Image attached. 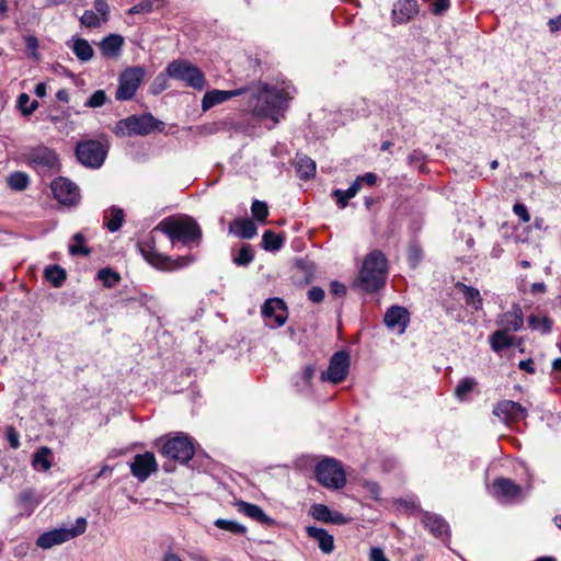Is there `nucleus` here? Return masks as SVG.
<instances>
[{"label":"nucleus","mask_w":561,"mask_h":561,"mask_svg":"<svg viewBox=\"0 0 561 561\" xmlns=\"http://www.w3.org/2000/svg\"><path fill=\"white\" fill-rule=\"evenodd\" d=\"M38 105L39 104L36 100L30 102V95L27 93H21L18 96L16 106L24 116L33 114L37 110Z\"/></svg>","instance_id":"38"},{"label":"nucleus","mask_w":561,"mask_h":561,"mask_svg":"<svg viewBox=\"0 0 561 561\" xmlns=\"http://www.w3.org/2000/svg\"><path fill=\"white\" fill-rule=\"evenodd\" d=\"M330 293L337 297H343L346 294V287L340 282H332L330 285Z\"/></svg>","instance_id":"58"},{"label":"nucleus","mask_w":561,"mask_h":561,"mask_svg":"<svg viewBox=\"0 0 561 561\" xmlns=\"http://www.w3.org/2000/svg\"><path fill=\"white\" fill-rule=\"evenodd\" d=\"M455 288L462 293L465 302L469 308L474 311L482 310L483 299L477 288L468 286L461 282L456 283Z\"/></svg>","instance_id":"25"},{"label":"nucleus","mask_w":561,"mask_h":561,"mask_svg":"<svg viewBox=\"0 0 561 561\" xmlns=\"http://www.w3.org/2000/svg\"><path fill=\"white\" fill-rule=\"evenodd\" d=\"M253 115L261 118H271L273 126L279 122V112L284 111L289 100L285 90L261 85L256 92L245 94Z\"/></svg>","instance_id":"1"},{"label":"nucleus","mask_w":561,"mask_h":561,"mask_svg":"<svg viewBox=\"0 0 561 561\" xmlns=\"http://www.w3.org/2000/svg\"><path fill=\"white\" fill-rule=\"evenodd\" d=\"M251 213L257 221H265L268 216L266 203L255 199L251 205Z\"/></svg>","instance_id":"45"},{"label":"nucleus","mask_w":561,"mask_h":561,"mask_svg":"<svg viewBox=\"0 0 561 561\" xmlns=\"http://www.w3.org/2000/svg\"><path fill=\"white\" fill-rule=\"evenodd\" d=\"M165 124L150 113L130 115L118 121L113 129L118 137L147 136L153 131H163Z\"/></svg>","instance_id":"4"},{"label":"nucleus","mask_w":561,"mask_h":561,"mask_svg":"<svg viewBox=\"0 0 561 561\" xmlns=\"http://www.w3.org/2000/svg\"><path fill=\"white\" fill-rule=\"evenodd\" d=\"M359 179V183L362 184V182H365L367 183L368 185H374L377 181V176L375 173H366L365 175L358 178Z\"/></svg>","instance_id":"62"},{"label":"nucleus","mask_w":561,"mask_h":561,"mask_svg":"<svg viewBox=\"0 0 561 561\" xmlns=\"http://www.w3.org/2000/svg\"><path fill=\"white\" fill-rule=\"evenodd\" d=\"M248 93H249L248 88L236 89V90H231V91H222V90H214L213 89V106L216 104H221L233 96L241 95V94H248Z\"/></svg>","instance_id":"36"},{"label":"nucleus","mask_w":561,"mask_h":561,"mask_svg":"<svg viewBox=\"0 0 561 561\" xmlns=\"http://www.w3.org/2000/svg\"><path fill=\"white\" fill-rule=\"evenodd\" d=\"M88 522L84 517H78L72 527H61L45 531L36 539V545L42 549H50L54 546L62 545L85 533Z\"/></svg>","instance_id":"6"},{"label":"nucleus","mask_w":561,"mask_h":561,"mask_svg":"<svg viewBox=\"0 0 561 561\" xmlns=\"http://www.w3.org/2000/svg\"><path fill=\"white\" fill-rule=\"evenodd\" d=\"M34 92L38 98H44L46 95V84L44 82L37 83Z\"/></svg>","instance_id":"63"},{"label":"nucleus","mask_w":561,"mask_h":561,"mask_svg":"<svg viewBox=\"0 0 561 561\" xmlns=\"http://www.w3.org/2000/svg\"><path fill=\"white\" fill-rule=\"evenodd\" d=\"M253 251L251 245L243 244L238 254L233 257V262L239 266H247L253 261Z\"/></svg>","instance_id":"43"},{"label":"nucleus","mask_w":561,"mask_h":561,"mask_svg":"<svg viewBox=\"0 0 561 561\" xmlns=\"http://www.w3.org/2000/svg\"><path fill=\"white\" fill-rule=\"evenodd\" d=\"M123 44L122 35L110 34L99 43V47L104 57L115 58L119 55Z\"/></svg>","instance_id":"24"},{"label":"nucleus","mask_w":561,"mask_h":561,"mask_svg":"<svg viewBox=\"0 0 561 561\" xmlns=\"http://www.w3.org/2000/svg\"><path fill=\"white\" fill-rule=\"evenodd\" d=\"M310 515L317 520L328 523V519L331 517V511L324 504H313L310 507Z\"/></svg>","instance_id":"46"},{"label":"nucleus","mask_w":561,"mask_h":561,"mask_svg":"<svg viewBox=\"0 0 561 561\" xmlns=\"http://www.w3.org/2000/svg\"><path fill=\"white\" fill-rule=\"evenodd\" d=\"M28 165L38 173L46 174L59 170V159L57 153L43 145L30 148L25 154Z\"/></svg>","instance_id":"8"},{"label":"nucleus","mask_w":561,"mask_h":561,"mask_svg":"<svg viewBox=\"0 0 561 561\" xmlns=\"http://www.w3.org/2000/svg\"><path fill=\"white\" fill-rule=\"evenodd\" d=\"M94 10L100 14L101 19L106 23L110 18V5L105 0H95L93 3Z\"/></svg>","instance_id":"49"},{"label":"nucleus","mask_w":561,"mask_h":561,"mask_svg":"<svg viewBox=\"0 0 561 561\" xmlns=\"http://www.w3.org/2000/svg\"><path fill=\"white\" fill-rule=\"evenodd\" d=\"M490 344L494 352H500L513 344V337L505 330H497L490 336Z\"/></svg>","instance_id":"33"},{"label":"nucleus","mask_w":561,"mask_h":561,"mask_svg":"<svg viewBox=\"0 0 561 561\" xmlns=\"http://www.w3.org/2000/svg\"><path fill=\"white\" fill-rule=\"evenodd\" d=\"M215 525L220 529L230 531L236 535H244L247 533L245 526L234 520L219 518L215 520Z\"/></svg>","instance_id":"39"},{"label":"nucleus","mask_w":561,"mask_h":561,"mask_svg":"<svg viewBox=\"0 0 561 561\" xmlns=\"http://www.w3.org/2000/svg\"><path fill=\"white\" fill-rule=\"evenodd\" d=\"M369 560L370 561H389V559L386 557L383 550L379 547H374L370 549Z\"/></svg>","instance_id":"55"},{"label":"nucleus","mask_w":561,"mask_h":561,"mask_svg":"<svg viewBox=\"0 0 561 561\" xmlns=\"http://www.w3.org/2000/svg\"><path fill=\"white\" fill-rule=\"evenodd\" d=\"M449 8V0H435L433 2L432 11L434 14L439 15Z\"/></svg>","instance_id":"56"},{"label":"nucleus","mask_w":561,"mask_h":561,"mask_svg":"<svg viewBox=\"0 0 561 561\" xmlns=\"http://www.w3.org/2000/svg\"><path fill=\"white\" fill-rule=\"evenodd\" d=\"M165 89H167V77L163 73H160L156 78V80L151 87V91H152V93L157 94Z\"/></svg>","instance_id":"54"},{"label":"nucleus","mask_w":561,"mask_h":561,"mask_svg":"<svg viewBox=\"0 0 561 561\" xmlns=\"http://www.w3.org/2000/svg\"><path fill=\"white\" fill-rule=\"evenodd\" d=\"M106 154V148L98 140H82L76 146L77 159L88 168H100L104 163Z\"/></svg>","instance_id":"10"},{"label":"nucleus","mask_w":561,"mask_h":561,"mask_svg":"<svg viewBox=\"0 0 561 561\" xmlns=\"http://www.w3.org/2000/svg\"><path fill=\"white\" fill-rule=\"evenodd\" d=\"M419 12L415 0H402L394 4L393 18L398 23H405L413 19Z\"/></svg>","instance_id":"23"},{"label":"nucleus","mask_w":561,"mask_h":561,"mask_svg":"<svg viewBox=\"0 0 561 561\" xmlns=\"http://www.w3.org/2000/svg\"><path fill=\"white\" fill-rule=\"evenodd\" d=\"M70 48L81 62H87L94 56L93 47L84 38L72 39V45H70Z\"/></svg>","instance_id":"29"},{"label":"nucleus","mask_w":561,"mask_h":561,"mask_svg":"<svg viewBox=\"0 0 561 561\" xmlns=\"http://www.w3.org/2000/svg\"><path fill=\"white\" fill-rule=\"evenodd\" d=\"M98 277L107 288L114 287L121 279L118 274H116L108 267L100 270L98 273Z\"/></svg>","instance_id":"44"},{"label":"nucleus","mask_w":561,"mask_h":561,"mask_svg":"<svg viewBox=\"0 0 561 561\" xmlns=\"http://www.w3.org/2000/svg\"><path fill=\"white\" fill-rule=\"evenodd\" d=\"M350 357L345 352H336L330 359L327 373L322 375L323 380L332 383L343 381L348 373Z\"/></svg>","instance_id":"15"},{"label":"nucleus","mask_w":561,"mask_h":561,"mask_svg":"<svg viewBox=\"0 0 561 561\" xmlns=\"http://www.w3.org/2000/svg\"><path fill=\"white\" fill-rule=\"evenodd\" d=\"M422 250L417 244H411L409 247L408 259L412 266H416L422 260Z\"/></svg>","instance_id":"51"},{"label":"nucleus","mask_w":561,"mask_h":561,"mask_svg":"<svg viewBox=\"0 0 561 561\" xmlns=\"http://www.w3.org/2000/svg\"><path fill=\"white\" fill-rule=\"evenodd\" d=\"M497 323L503 330L507 332L519 331L524 324L522 308L518 305H514L510 311L500 316Z\"/></svg>","instance_id":"20"},{"label":"nucleus","mask_w":561,"mask_h":561,"mask_svg":"<svg viewBox=\"0 0 561 561\" xmlns=\"http://www.w3.org/2000/svg\"><path fill=\"white\" fill-rule=\"evenodd\" d=\"M25 46L27 48V50L31 51V55L33 57H36L37 56V48H38V41L35 36L33 35H28L26 38H25Z\"/></svg>","instance_id":"57"},{"label":"nucleus","mask_w":561,"mask_h":561,"mask_svg":"<svg viewBox=\"0 0 561 561\" xmlns=\"http://www.w3.org/2000/svg\"><path fill=\"white\" fill-rule=\"evenodd\" d=\"M308 299L312 302H321L324 299V290L319 286L311 287L308 293Z\"/></svg>","instance_id":"53"},{"label":"nucleus","mask_w":561,"mask_h":561,"mask_svg":"<svg viewBox=\"0 0 561 561\" xmlns=\"http://www.w3.org/2000/svg\"><path fill=\"white\" fill-rule=\"evenodd\" d=\"M163 1L164 0H141L128 10V14L149 13L158 7L157 3H162Z\"/></svg>","instance_id":"41"},{"label":"nucleus","mask_w":561,"mask_h":561,"mask_svg":"<svg viewBox=\"0 0 561 561\" xmlns=\"http://www.w3.org/2000/svg\"><path fill=\"white\" fill-rule=\"evenodd\" d=\"M124 220L122 208L112 206L104 211V226L111 231L116 232L121 229Z\"/></svg>","instance_id":"28"},{"label":"nucleus","mask_w":561,"mask_h":561,"mask_svg":"<svg viewBox=\"0 0 561 561\" xmlns=\"http://www.w3.org/2000/svg\"><path fill=\"white\" fill-rule=\"evenodd\" d=\"M167 76L186 83L194 89H202L205 78L202 71L186 60H174L165 69Z\"/></svg>","instance_id":"9"},{"label":"nucleus","mask_w":561,"mask_h":561,"mask_svg":"<svg viewBox=\"0 0 561 561\" xmlns=\"http://www.w3.org/2000/svg\"><path fill=\"white\" fill-rule=\"evenodd\" d=\"M518 367L522 370L533 374L535 371L534 362L531 359L520 360Z\"/></svg>","instance_id":"61"},{"label":"nucleus","mask_w":561,"mask_h":561,"mask_svg":"<svg viewBox=\"0 0 561 561\" xmlns=\"http://www.w3.org/2000/svg\"><path fill=\"white\" fill-rule=\"evenodd\" d=\"M238 511L248 516L249 518L262 524L272 526L275 525V520L267 516L264 511L256 504L240 501L238 504Z\"/></svg>","instance_id":"21"},{"label":"nucleus","mask_w":561,"mask_h":561,"mask_svg":"<svg viewBox=\"0 0 561 561\" xmlns=\"http://www.w3.org/2000/svg\"><path fill=\"white\" fill-rule=\"evenodd\" d=\"M107 101V96L105 91L103 90H96L85 102L87 107H101L103 106Z\"/></svg>","instance_id":"48"},{"label":"nucleus","mask_w":561,"mask_h":561,"mask_svg":"<svg viewBox=\"0 0 561 561\" xmlns=\"http://www.w3.org/2000/svg\"><path fill=\"white\" fill-rule=\"evenodd\" d=\"M230 231L241 239H252L256 232V226L251 219H238L230 225Z\"/></svg>","instance_id":"27"},{"label":"nucleus","mask_w":561,"mask_h":561,"mask_svg":"<svg viewBox=\"0 0 561 561\" xmlns=\"http://www.w3.org/2000/svg\"><path fill=\"white\" fill-rule=\"evenodd\" d=\"M164 233L173 245L181 243L185 247H192L198 243L202 238V230L198 224L191 217H168L164 218L156 228Z\"/></svg>","instance_id":"3"},{"label":"nucleus","mask_w":561,"mask_h":561,"mask_svg":"<svg viewBox=\"0 0 561 561\" xmlns=\"http://www.w3.org/2000/svg\"><path fill=\"white\" fill-rule=\"evenodd\" d=\"M422 520L425 528L435 536H442L447 533L448 525L440 516L435 514H425Z\"/></svg>","instance_id":"30"},{"label":"nucleus","mask_w":561,"mask_h":561,"mask_svg":"<svg viewBox=\"0 0 561 561\" xmlns=\"http://www.w3.org/2000/svg\"><path fill=\"white\" fill-rule=\"evenodd\" d=\"M45 278L55 287H59L66 279V272L59 265H49L45 268Z\"/></svg>","instance_id":"34"},{"label":"nucleus","mask_w":561,"mask_h":561,"mask_svg":"<svg viewBox=\"0 0 561 561\" xmlns=\"http://www.w3.org/2000/svg\"><path fill=\"white\" fill-rule=\"evenodd\" d=\"M50 456L51 450L48 447L43 446L38 448L33 455L32 466L42 471L49 470L51 468Z\"/></svg>","instance_id":"31"},{"label":"nucleus","mask_w":561,"mask_h":561,"mask_svg":"<svg viewBox=\"0 0 561 561\" xmlns=\"http://www.w3.org/2000/svg\"><path fill=\"white\" fill-rule=\"evenodd\" d=\"M387 278L388 260L380 250H374L365 256L354 285L367 293H376L385 287Z\"/></svg>","instance_id":"2"},{"label":"nucleus","mask_w":561,"mask_h":561,"mask_svg":"<svg viewBox=\"0 0 561 561\" xmlns=\"http://www.w3.org/2000/svg\"><path fill=\"white\" fill-rule=\"evenodd\" d=\"M80 23L90 28L100 27L105 23L99 14L93 10H85L80 18Z\"/></svg>","instance_id":"40"},{"label":"nucleus","mask_w":561,"mask_h":561,"mask_svg":"<svg viewBox=\"0 0 561 561\" xmlns=\"http://www.w3.org/2000/svg\"><path fill=\"white\" fill-rule=\"evenodd\" d=\"M476 381L472 378H465L460 380L455 389L456 397L462 400L469 392L472 391Z\"/></svg>","instance_id":"47"},{"label":"nucleus","mask_w":561,"mask_h":561,"mask_svg":"<svg viewBox=\"0 0 561 561\" xmlns=\"http://www.w3.org/2000/svg\"><path fill=\"white\" fill-rule=\"evenodd\" d=\"M513 211L523 222L530 221V215L524 204L516 203L513 206Z\"/></svg>","instance_id":"52"},{"label":"nucleus","mask_w":561,"mask_h":561,"mask_svg":"<svg viewBox=\"0 0 561 561\" xmlns=\"http://www.w3.org/2000/svg\"><path fill=\"white\" fill-rule=\"evenodd\" d=\"M162 561H183V560L173 551H168L164 553Z\"/></svg>","instance_id":"64"},{"label":"nucleus","mask_w":561,"mask_h":561,"mask_svg":"<svg viewBox=\"0 0 561 561\" xmlns=\"http://www.w3.org/2000/svg\"><path fill=\"white\" fill-rule=\"evenodd\" d=\"M383 321L389 329H397L402 334L409 324L410 314L405 308L392 306L385 313Z\"/></svg>","instance_id":"19"},{"label":"nucleus","mask_w":561,"mask_h":561,"mask_svg":"<svg viewBox=\"0 0 561 561\" xmlns=\"http://www.w3.org/2000/svg\"><path fill=\"white\" fill-rule=\"evenodd\" d=\"M283 241L284 239L272 230H266L262 237V245L267 251L279 250L283 245Z\"/></svg>","instance_id":"35"},{"label":"nucleus","mask_w":561,"mask_h":561,"mask_svg":"<svg viewBox=\"0 0 561 561\" xmlns=\"http://www.w3.org/2000/svg\"><path fill=\"white\" fill-rule=\"evenodd\" d=\"M8 440L12 448H18L20 446L19 437L13 428H9L8 431Z\"/></svg>","instance_id":"60"},{"label":"nucleus","mask_w":561,"mask_h":561,"mask_svg":"<svg viewBox=\"0 0 561 561\" xmlns=\"http://www.w3.org/2000/svg\"><path fill=\"white\" fill-rule=\"evenodd\" d=\"M316 477L319 483L328 489H341L346 483L342 466L333 458H325L317 465Z\"/></svg>","instance_id":"7"},{"label":"nucleus","mask_w":561,"mask_h":561,"mask_svg":"<svg viewBox=\"0 0 561 561\" xmlns=\"http://www.w3.org/2000/svg\"><path fill=\"white\" fill-rule=\"evenodd\" d=\"M72 243L69 245V252L72 255L82 254V255H89L90 249L84 247V237L81 232H78L72 238Z\"/></svg>","instance_id":"42"},{"label":"nucleus","mask_w":561,"mask_h":561,"mask_svg":"<svg viewBox=\"0 0 561 561\" xmlns=\"http://www.w3.org/2000/svg\"><path fill=\"white\" fill-rule=\"evenodd\" d=\"M493 414L503 422H517L527 416V410L512 400H502L493 408Z\"/></svg>","instance_id":"17"},{"label":"nucleus","mask_w":561,"mask_h":561,"mask_svg":"<svg viewBox=\"0 0 561 561\" xmlns=\"http://www.w3.org/2000/svg\"><path fill=\"white\" fill-rule=\"evenodd\" d=\"M54 197L61 204L72 206L80 199L79 187L65 178H58L51 182Z\"/></svg>","instance_id":"14"},{"label":"nucleus","mask_w":561,"mask_h":561,"mask_svg":"<svg viewBox=\"0 0 561 561\" xmlns=\"http://www.w3.org/2000/svg\"><path fill=\"white\" fill-rule=\"evenodd\" d=\"M7 182L10 188L14 191H24L27 187L30 180L26 173L18 171L11 173L8 176Z\"/></svg>","instance_id":"37"},{"label":"nucleus","mask_w":561,"mask_h":561,"mask_svg":"<svg viewBox=\"0 0 561 561\" xmlns=\"http://www.w3.org/2000/svg\"><path fill=\"white\" fill-rule=\"evenodd\" d=\"M296 172L301 180H310L316 174V162L306 154H296Z\"/></svg>","instance_id":"26"},{"label":"nucleus","mask_w":561,"mask_h":561,"mask_svg":"<svg viewBox=\"0 0 561 561\" xmlns=\"http://www.w3.org/2000/svg\"><path fill=\"white\" fill-rule=\"evenodd\" d=\"M145 77V70L141 67H130L123 71L118 78V87L115 98L118 101L131 100Z\"/></svg>","instance_id":"12"},{"label":"nucleus","mask_w":561,"mask_h":561,"mask_svg":"<svg viewBox=\"0 0 561 561\" xmlns=\"http://www.w3.org/2000/svg\"><path fill=\"white\" fill-rule=\"evenodd\" d=\"M328 523H332L335 525H342L347 523V519L343 516V514L339 512H331V517L328 519Z\"/></svg>","instance_id":"59"},{"label":"nucleus","mask_w":561,"mask_h":561,"mask_svg":"<svg viewBox=\"0 0 561 561\" xmlns=\"http://www.w3.org/2000/svg\"><path fill=\"white\" fill-rule=\"evenodd\" d=\"M19 503L21 505H23V506L36 505L37 502L35 501V492H34V490H32V489L23 490L19 494Z\"/></svg>","instance_id":"50"},{"label":"nucleus","mask_w":561,"mask_h":561,"mask_svg":"<svg viewBox=\"0 0 561 561\" xmlns=\"http://www.w3.org/2000/svg\"><path fill=\"white\" fill-rule=\"evenodd\" d=\"M494 495L503 502H511L523 497L520 485L511 479L497 478L493 481Z\"/></svg>","instance_id":"18"},{"label":"nucleus","mask_w":561,"mask_h":561,"mask_svg":"<svg viewBox=\"0 0 561 561\" xmlns=\"http://www.w3.org/2000/svg\"><path fill=\"white\" fill-rule=\"evenodd\" d=\"M306 531L310 538L318 541L319 548L323 553L329 554L334 550L333 536L330 535L325 529L308 526Z\"/></svg>","instance_id":"22"},{"label":"nucleus","mask_w":561,"mask_h":561,"mask_svg":"<svg viewBox=\"0 0 561 561\" xmlns=\"http://www.w3.org/2000/svg\"><path fill=\"white\" fill-rule=\"evenodd\" d=\"M138 249L144 259L148 263H150L157 268L164 271H174L178 268H182L194 261L193 255H182L173 260L170 256H165L157 252L154 249V239L152 236L149 237L147 240L139 242Z\"/></svg>","instance_id":"5"},{"label":"nucleus","mask_w":561,"mask_h":561,"mask_svg":"<svg viewBox=\"0 0 561 561\" xmlns=\"http://www.w3.org/2000/svg\"><path fill=\"white\" fill-rule=\"evenodd\" d=\"M157 469L156 457L150 451L136 455L130 463L131 474L141 482L146 481Z\"/></svg>","instance_id":"16"},{"label":"nucleus","mask_w":561,"mask_h":561,"mask_svg":"<svg viewBox=\"0 0 561 561\" xmlns=\"http://www.w3.org/2000/svg\"><path fill=\"white\" fill-rule=\"evenodd\" d=\"M261 313L272 328L283 327L288 319V310L285 301L276 297L265 300L261 308Z\"/></svg>","instance_id":"13"},{"label":"nucleus","mask_w":561,"mask_h":561,"mask_svg":"<svg viewBox=\"0 0 561 561\" xmlns=\"http://www.w3.org/2000/svg\"><path fill=\"white\" fill-rule=\"evenodd\" d=\"M360 190L359 179H356L346 191L335 190L333 195L336 197V202L341 208L346 207L348 199L356 196Z\"/></svg>","instance_id":"32"},{"label":"nucleus","mask_w":561,"mask_h":561,"mask_svg":"<svg viewBox=\"0 0 561 561\" xmlns=\"http://www.w3.org/2000/svg\"><path fill=\"white\" fill-rule=\"evenodd\" d=\"M195 448L187 436L178 435L164 442L161 447L163 457L185 463L194 456Z\"/></svg>","instance_id":"11"}]
</instances>
